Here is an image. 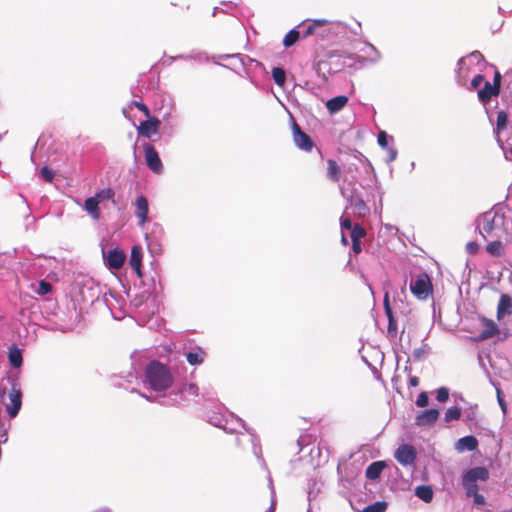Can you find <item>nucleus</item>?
<instances>
[{
    "instance_id": "obj_1",
    "label": "nucleus",
    "mask_w": 512,
    "mask_h": 512,
    "mask_svg": "<svg viewBox=\"0 0 512 512\" xmlns=\"http://www.w3.org/2000/svg\"><path fill=\"white\" fill-rule=\"evenodd\" d=\"M145 377L150 388L156 392L167 390L174 380L169 368L156 360L146 366Z\"/></svg>"
},
{
    "instance_id": "obj_2",
    "label": "nucleus",
    "mask_w": 512,
    "mask_h": 512,
    "mask_svg": "<svg viewBox=\"0 0 512 512\" xmlns=\"http://www.w3.org/2000/svg\"><path fill=\"white\" fill-rule=\"evenodd\" d=\"M411 293L420 300H426L433 294V285L430 276L426 272L418 274L410 283Z\"/></svg>"
},
{
    "instance_id": "obj_3",
    "label": "nucleus",
    "mask_w": 512,
    "mask_h": 512,
    "mask_svg": "<svg viewBox=\"0 0 512 512\" xmlns=\"http://www.w3.org/2000/svg\"><path fill=\"white\" fill-rule=\"evenodd\" d=\"M501 73L496 70L493 77V84L486 81L483 88L478 91V99L481 103L487 104L492 97L498 96L501 88Z\"/></svg>"
},
{
    "instance_id": "obj_4",
    "label": "nucleus",
    "mask_w": 512,
    "mask_h": 512,
    "mask_svg": "<svg viewBox=\"0 0 512 512\" xmlns=\"http://www.w3.org/2000/svg\"><path fill=\"white\" fill-rule=\"evenodd\" d=\"M497 213L493 211H487L481 214L477 219V227L480 234L486 238L491 235L496 227Z\"/></svg>"
},
{
    "instance_id": "obj_5",
    "label": "nucleus",
    "mask_w": 512,
    "mask_h": 512,
    "mask_svg": "<svg viewBox=\"0 0 512 512\" xmlns=\"http://www.w3.org/2000/svg\"><path fill=\"white\" fill-rule=\"evenodd\" d=\"M292 134L293 141L299 149L306 152H310L313 149V140L307 133L301 130L300 126L296 122H293Z\"/></svg>"
},
{
    "instance_id": "obj_6",
    "label": "nucleus",
    "mask_w": 512,
    "mask_h": 512,
    "mask_svg": "<svg viewBox=\"0 0 512 512\" xmlns=\"http://www.w3.org/2000/svg\"><path fill=\"white\" fill-rule=\"evenodd\" d=\"M394 457L403 466L414 465L417 452L412 445L402 444L396 449Z\"/></svg>"
},
{
    "instance_id": "obj_7",
    "label": "nucleus",
    "mask_w": 512,
    "mask_h": 512,
    "mask_svg": "<svg viewBox=\"0 0 512 512\" xmlns=\"http://www.w3.org/2000/svg\"><path fill=\"white\" fill-rule=\"evenodd\" d=\"M103 258L105 265L110 270H119L126 260V254L122 249L115 248L107 253L103 252Z\"/></svg>"
},
{
    "instance_id": "obj_8",
    "label": "nucleus",
    "mask_w": 512,
    "mask_h": 512,
    "mask_svg": "<svg viewBox=\"0 0 512 512\" xmlns=\"http://www.w3.org/2000/svg\"><path fill=\"white\" fill-rule=\"evenodd\" d=\"M145 161L148 168L156 174H160L163 170L162 161L154 146L146 144L144 146Z\"/></svg>"
},
{
    "instance_id": "obj_9",
    "label": "nucleus",
    "mask_w": 512,
    "mask_h": 512,
    "mask_svg": "<svg viewBox=\"0 0 512 512\" xmlns=\"http://www.w3.org/2000/svg\"><path fill=\"white\" fill-rule=\"evenodd\" d=\"M161 122L157 117L150 116L145 121H141L137 127V133L139 136L145 138H151L153 135L158 133Z\"/></svg>"
},
{
    "instance_id": "obj_10",
    "label": "nucleus",
    "mask_w": 512,
    "mask_h": 512,
    "mask_svg": "<svg viewBox=\"0 0 512 512\" xmlns=\"http://www.w3.org/2000/svg\"><path fill=\"white\" fill-rule=\"evenodd\" d=\"M481 326L482 330L480 333L475 337L476 341H484L487 340L493 336H495L498 332V326L493 320L482 318L481 319Z\"/></svg>"
},
{
    "instance_id": "obj_11",
    "label": "nucleus",
    "mask_w": 512,
    "mask_h": 512,
    "mask_svg": "<svg viewBox=\"0 0 512 512\" xmlns=\"http://www.w3.org/2000/svg\"><path fill=\"white\" fill-rule=\"evenodd\" d=\"M10 403L7 405V412L11 418L17 416L22 406V393L19 389L13 388L9 394Z\"/></svg>"
},
{
    "instance_id": "obj_12",
    "label": "nucleus",
    "mask_w": 512,
    "mask_h": 512,
    "mask_svg": "<svg viewBox=\"0 0 512 512\" xmlns=\"http://www.w3.org/2000/svg\"><path fill=\"white\" fill-rule=\"evenodd\" d=\"M135 206V215L139 220V225L143 226L148 220L149 205L147 198L143 195L138 196L136 198Z\"/></svg>"
},
{
    "instance_id": "obj_13",
    "label": "nucleus",
    "mask_w": 512,
    "mask_h": 512,
    "mask_svg": "<svg viewBox=\"0 0 512 512\" xmlns=\"http://www.w3.org/2000/svg\"><path fill=\"white\" fill-rule=\"evenodd\" d=\"M439 417V411L435 408L427 409L415 418V424L420 427L430 426L435 423Z\"/></svg>"
},
{
    "instance_id": "obj_14",
    "label": "nucleus",
    "mask_w": 512,
    "mask_h": 512,
    "mask_svg": "<svg viewBox=\"0 0 512 512\" xmlns=\"http://www.w3.org/2000/svg\"><path fill=\"white\" fill-rule=\"evenodd\" d=\"M489 478V472L485 467H474L468 470L462 480L469 483H476L477 480L486 481Z\"/></svg>"
},
{
    "instance_id": "obj_15",
    "label": "nucleus",
    "mask_w": 512,
    "mask_h": 512,
    "mask_svg": "<svg viewBox=\"0 0 512 512\" xmlns=\"http://www.w3.org/2000/svg\"><path fill=\"white\" fill-rule=\"evenodd\" d=\"M383 306L385 310V314L388 318V333L395 336L397 334V322L393 316L392 308L389 303V295L388 293L384 296Z\"/></svg>"
},
{
    "instance_id": "obj_16",
    "label": "nucleus",
    "mask_w": 512,
    "mask_h": 512,
    "mask_svg": "<svg viewBox=\"0 0 512 512\" xmlns=\"http://www.w3.org/2000/svg\"><path fill=\"white\" fill-rule=\"evenodd\" d=\"M141 263H142V248L140 246H133L131 249L129 264L139 277L142 276Z\"/></svg>"
},
{
    "instance_id": "obj_17",
    "label": "nucleus",
    "mask_w": 512,
    "mask_h": 512,
    "mask_svg": "<svg viewBox=\"0 0 512 512\" xmlns=\"http://www.w3.org/2000/svg\"><path fill=\"white\" fill-rule=\"evenodd\" d=\"M512 313V299L507 294H502L497 307V316L500 319L504 314Z\"/></svg>"
},
{
    "instance_id": "obj_18",
    "label": "nucleus",
    "mask_w": 512,
    "mask_h": 512,
    "mask_svg": "<svg viewBox=\"0 0 512 512\" xmlns=\"http://www.w3.org/2000/svg\"><path fill=\"white\" fill-rule=\"evenodd\" d=\"M347 102H348L347 96L340 95V96H336V97L328 100L326 103V107H327L328 111L331 114H333V113L340 111L342 108H344L346 106Z\"/></svg>"
},
{
    "instance_id": "obj_19",
    "label": "nucleus",
    "mask_w": 512,
    "mask_h": 512,
    "mask_svg": "<svg viewBox=\"0 0 512 512\" xmlns=\"http://www.w3.org/2000/svg\"><path fill=\"white\" fill-rule=\"evenodd\" d=\"M341 167L334 159L327 160V177L330 181L337 183L340 181Z\"/></svg>"
},
{
    "instance_id": "obj_20",
    "label": "nucleus",
    "mask_w": 512,
    "mask_h": 512,
    "mask_svg": "<svg viewBox=\"0 0 512 512\" xmlns=\"http://www.w3.org/2000/svg\"><path fill=\"white\" fill-rule=\"evenodd\" d=\"M385 466L386 464L383 461H375L371 463L366 469V477L370 480L379 478Z\"/></svg>"
},
{
    "instance_id": "obj_21",
    "label": "nucleus",
    "mask_w": 512,
    "mask_h": 512,
    "mask_svg": "<svg viewBox=\"0 0 512 512\" xmlns=\"http://www.w3.org/2000/svg\"><path fill=\"white\" fill-rule=\"evenodd\" d=\"M84 208L91 215V217L93 219L99 220V218H100L99 202L94 196L89 197L85 200Z\"/></svg>"
},
{
    "instance_id": "obj_22",
    "label": "nucleus",
    "mask_w": 512,
    "mask_h": 512,
    "mask_svg": "<svg viewBox=\"0 0 512 512\" xmlns=\"http://www.w3.org/2000/svg\"><path fill=\"white\" fill-rule=\"evenodd\" d=\"M478 447V440L472 435L464 436L457 442V448L459 450L473 451Z\"/></svg>"
},
{
    "instance_id": "obj_23",
    "label": "nucleus",
    "mask_w": 512,
    "mask_h": 512,
    "mask_svg": "<svg viewBox=\"0 0 512 512\" xmlns=\"http://www.w3.org/2000/svg\"><path fill=\"white\" fill-rule=\"evenodd\" d=\"M9 362L10 364L15 367V368H19L22 366V363H23V358H22V353H21V350L13 345L9 348Z\"/></svg>"
},
{
    "instance_id": "obj_24",
    "label": "nucleus",
    "mask_w": 512,
    "mask_h": 512,
    "mask_svg": "<svg viewBox=\"0 0 512 512\" xmlns=\"http://www.w3.org/2000/svg\"><path fill=\"white\" fill-rule=\"evenodd\" d=\"M415 494L418 498H420L426 503L431 502L433 499V490L428 485H420L416 487Z\"/></svg>"
},
{
    "instance_id": "obj_25",
    "label": "nucleus",
    "mask_w": 512,
    "mask_h": 512,
    "mask_svg": "<svg viewBox=\"0 0 512 512\" xmlns=\"http://www.w3.org/2000/svg\"><path fill=\"white\" fill-rule=\"evenodd\" d=\"M205 352L201 348L190 351L186 354V359L190 365H199L204 361Z\"/></svg>"
},
{
    "instance_id": "obj_26",
    "label": "nucleus",
    "mask_w": 512,
    "mask_h": 512,
    "mask_svg": "<svg viewBox=\"0 0 512 512\" xmlns=\"http://www.w3.org/2000/svg\"><path fill=\"white\" fill-rule=\"evenodd\" d=\"M486 251L491 255V256H494V257H501L504 255V245L501 241L499 240H496V241H492L490 242L487 246H486Z\"/></svg>"
},
{
    "instance_id": "obj_27",
    "label": "nucleus",
    "mask_w": 512,
    "mask_h": 512,
    "mask_svg": "<svg viewBox=\"0 0 512 512\" xmlns=\"http://www.w3.org/2000/svg\"><path fill=\"white\" fill-rule=\"evenodd\" d=\"M461 409L458 407H450L446 410L444 415V421L446 423H450L454 420H459L461 418Z\"/></svg>"
},
{
    "instance_id": "obj_28",
    "label": "nucleus",
    "mask_w": 512,
    "mask_h": 512,
    "mask_svg": "<svg viewBox=\"0 0 512 512\" xmlns=\"http://www.w3.org/2000/svg\"><path fill=\"white\" fill-rule=\"evenodd\" d=\"M272 77H273L274 82L278 86H283L285 84L286 74H285L284 69H282L280 67L273 68L272 69Z\"/></svg>"
},
{
    "instance_id": "obj_29",
    "label": "nucleus",
    "mask_w": 512,
    "mask_h": 512,
    "mask_svg": "<svg viewBox=\"0 0 512 512\" xmlns=\"http://www.w3.org/2000/svg\"><path fill=\"white\" fill-rule=\"evenodd\" d=\"M114 196L115 192L111 188H106L103 190H100L98 193L95 194V198L98 200L99 203L105 201V200H112L114 202Z\"/></svg>"
},
{
    "instance_id": "obj_30",
    "label": "nucleus",
    "mask_w": 512,
    "mask_h": 512,
    "mask_svg": "<svg viewBox=\"0 0 512 512\" xmlns=\"http://www.w3.org/2000/svg\"><path fill=\"white\" fill-rule=\"evenodd\" d=\"M387 507L388 503L386 501H377L371 505L366 506L362 512H385Z\"/></svg>"
},
{
    "instance_id": "obj_31",
    "label": "nucleus",
    "mask_w": 512,
    "mask_h": 512,
    "mask_svg": "<svg viewBox=\"0 0 512 512\" xmlns=\"http://www.w3.org/2000/svg\"><path fill=\"white\" fill-rule=\"evenodd\" d=\"M326 20H315L313 23L309 24L307 28L303 31V37H308L310 35H314L318 28L322 27L326 24Z\"/></svg>"
},
{
    "instance_id": "obj_32",
    "label": "nucleus",
    "mask_w": 512,
    "mask_h": 512,
    "mask_svg": "<svg viewBox=\"0 0 512 512\" xmlns=\"http://www.w3.org/2000/svg\"><path fill=\"white\" fill-rule=\"evenodd\" d=\"M299 36H300L299 31H297L295 29L289 31L283 39V45L285 47H290V46L294 45L298 41Z\"/></svg>"
},
{
    "instance_id": "obj_33",
    "label": "nucleus",
    "mask_w": 512,
    "mask_h": 512,
    "mask_svg": "<svg viewBox=\"0 0 512 512\" xmlns=\"http://www.w3.org/2000/svg\"><path fill=\"white\" fill-rule=\"evenodd\" d=\"M508 122V115L505 111H499L497 113L496 131L499 134L501 131L506 129Z\"/></svg>"
},
{
    "instance_id": "obj_34",
    "label": "nucleus",
    "mask_w": 512,
    "mask_h": 512,
    "mask_svg": "<svg viewBox=\"0 0 512 512\" xmlns=\"http://www.w3.org/2000/svg\"><path fill=\"white\" fill-rule=\"evenodd\" d=\"M328 63L324 60H319L315 63L314 68L319 76L326 77V74H332L333 71L327 67Z\"/></svg>"
},
{
    "instance_id": "obj_35",
    "label": "nucleus",
    "mask_w": 512,
    "mask_h": 512,
    "mask_svg": "<svg viewBox=\"0 0 512 512\" xmlns=\"http://www.w3.org/2000/svg\"><path fill=\"white\" fill-rule=\"evenodd\" d=\"M350 236L352 241L361 240L363 237L366 236V231L359 224H355L354 227L351 229Z\"/></svg>"
},
{
    "instance_id": "obj_36",
    "label": "nucleus",
    "mask_w": 512,
    "mask_h": 512,
    "mask_svg": "<svg viewBox=\"0 0 512 512\" xmlns=\"http://www.w3.org/2000/svg\"><path fill=\"white\" fill-rule=\"evenodd\" d=\"M463 486L466 489V495L468 497H473L475 494L478 493V486L476 483H469L465 480H462Z\"/></svg>"
},
{
    "instance_id": "obj_37",
    "label": "nucleus",
    "mask_w": 512,
    "mask_h": 512,
    "mask_svg": "<svg viewBox=\"0 0 512 512\" xmlns=\"http://www.w3.org/2000/svg\"><path fill=\"white\" fill-rule=\"evenodd\" d=\"M132 105L137 108L139 111H141L147 118H150V110L147 107V105L140 101H133Z\"/></svg>"
},
{
    "instance_id": "obj_38",
    "label": "nucleus",
    "mask_w": 512,
    "mask_h": 512,
    "mask_svg": "<svg viewBox=\"0 0 512 512\" xmlns=\"http://www.w3.org/2000/svg\"><path fill=\"white\" fill-rule=\"evenodd\" d=\"M41 177L48 183L52 182L54 179V172L48 167H43L40 170Z\"/></svg>"
},
{
    "instance_id": "obj_39",
    "label": "nucleus",
    "mask_w": 512,
    "mask_h": 512,
    "mask_svg": "<svg viewBox=\"0 0 512 512\" xmlns=\"http://www.w3.org/2000/svg\"><path fill=\"white\" fill-rule=\"evenodd\" d=\"M436 398L441 403L446 402L449 398V390L446 387H440L437 390Z\"/></svg>"
},
{
    "instance_id": "obj_40",
    "label": "nucleus",
    "mask_w": 512,
    "mask_h": 512,
    "mask_svg": "<svg viewBox=\"0 0 512 512\" xmlns=\"http://www.w3.org/2000/svg\"><path fill=\"white\" fill-rule=\"evenodd\" d=\"M51 290H52V285L49 282H46L44 280L39 282L38 294L46 295V294L50 293Z\"/></svg>"
},
{
    "instance_id": "obj_41",
    "label": "nucleus",
    "mask_w": 512,
    "mask_h": 512,
    "mask_svg": "<svg viewBox=\"0 0 512 512\" xmlns=\"http://www.w3.org/2000/svg\"><path fill=\"white\" fill-rule=\"evenodd\" d=\"M496 394H497V401H498V404L503 412V414H506L507 413V403L506 401L504 400L503 396H502V391L501 389L497 388L496 389Z\"/></svg>"
},
{
    "instance_id": "obj_42",
    "label": "nucleus",
    "mask_w": 512,
    "mask_h": 512,
    "mask_svg": "<svg viewBox=\"0 0 512 512\" xmlns=\"http://www.w3.org/2000/svg\"><path fill=\"white\" fill-rule=\"evenodd\" d=\"M429 404V397L426 392H421L416 400L418 407H426Z\"/></svg>"
},
{
    "instance_id": "obj_43",
    "label": "nucleus",
    "mask_w": 512,
    "mask_h": 512,
    "mask_svg": "<svg viewBox=\"0 0 512 512\" xmlns=\"http://www.w3.org/2000/svg\"><path fill=\"white\" fill-rule=\"evenodd\" d=\"M483 81H484L483 75L478 74V75L474 76L470 83V90H474V89L478 88Z\"/></svg>"
},
{
    "instance_id": "obj_44",
    "label": "nucleus",
    "mask_w": 512,
    "mask_h": 512,
    "mask_svg": "<svg viewBox=\"0 0 512 512\" xmlns=\"http://www.w3.org/2000/svg\"><path fill=\"white\" fill-rule=\"evenodd\" d=\"M378 144L386 148L388 146V135L385 131H380L377 137Z\"/></svg>"
},
{
    "instance_id": "obj_45",
    "label": "nucleus",
    "mask_w": 512,
    "mask_h": 512,
    "mask_svg": "<svg viewBox=\"0 0 512 512\" xmlns=\"http://www.w3.org/2000/svg\"><path fill=\"white\" fill-rule=\"evenodd\" d=\"M478 250H479V245L476 242L471 241L466 244L467 253L473 255V254L477 253Z\"/></svg>"
},
{
    "instance_id": "obj_46",
    "label": "nucleus",
    "mask_w": 512,
    "mask_h": 512,
    "mask_svg": "<svg viewBox=\"0 0 512 512\" xmlns=\"http://www.w3.org/2000/svg\"><path fill=\"white\" fill-rule=\"evenodd\" d=\"M354 227L352 220L349 217L341 218V229L351 230Z\"/></svg>"
},
{
    "instance_id": "obj_47",
    "label": "nucleus",
    "mask_w": 512,
    "mask_h": 512,
    "mask_svg": "<svg viewBox=\"0 0 512 512\" xmlns=\"http://www.w3.org/2000/svg\"><path fill=\"white\" fill-rule=\"evenodd\" d=\"M352 250L355 254H359L362 251L360 240L352 241Z\"/></svg>"
},
{
    "instance_id": "obj_48",
    "label": "nucleus",
    "mask_w": 512,
    "mask_h": 512,
    "mask_svg": "<svg viewBox=\"0 0 512 512\" xmlns=\"http://www.w3.org/2000/svg\"><path fill=\"white\" fill-rule=\"evenodd\" d=\"M473 500H474V503L475 504H478V505H483L485 504V498L483 495L477 493L473 496Z\"/></svg>"
},
{
    "instance_id": "obj_49",
    "label": "nucleus",
    "mask_w": 512,
    "mask_h": 512,
    "mask_svg": "<svg viewBox=\"0 0 512 512\" xmlns=\"http://www.w3.org/2000/svg\"><path fill=\"white\" fill-rule=\"evenodd\" d=\"M184 390L185 391H189L191 394H195L196 395L198 388L194 384H188V385L184 386Z\"/></svg>"
},
{
    "instance_id": "obj_50",
    "label": "nucleus",
    "mask_w": 512,
    "mask_h": 512,
    "mask_svg": "<svg viewBox=\"0 0 512 512\" xmlns=\"http://www.w3.org/2000/svg\"><path fill=\"white\" fill-rule=\"evenodd\" d=\"M409 384L412 387H417L419 385V378L417 376H411L409 378Z\"/></svg>"
},
{
    "instance_id": "obj_51",
    "label": "nucleus",
    "mask_w": 512,
    "mask_h": 512,
    "mask_svg": "<svg viewBox=\"0 0 512 512\" xmlns=\"http://www.w3.org/2000/svg\"><path fill=\"white\" fill-rule=\"evenodd\" d=\"M475 418H476V413L474 411H472L471 413H469L467 415V420H469V421H473Z\"/></svg>"
},
{
    "instance_id": "obj_52",
    "label": "nucleus",
    "mask_w": 512,
    "mask_h": 512,
    "mask_svg": "<svg viewBox=\"0 0 512 512\" xmlns=\"http://www.w3.org/2000/svg\"><path fill=\"white\" fill-rule=\"evenodd\" d=\"M341 242L344 245H348V240H347L346 236L344 235V233H342Z\"/></svg>"
},
{
    "instance_id": "obj_53",
    "label": "nucleus",
    "mask_w": 512,
    "mask_h": 512,
    "mask_svg": "<svg viewBox=\"0 0 512 512\" xmlns=\"http://www.w3.org/2000/svg\"><path fill=\"white\" fill-rule=\"evenodd\" d=\"M267 512H275V505L271 504Z\"/></svg>"
},
{
    "instance_id": "obj_54",
    "label": "nucleus",
    "mask_w": 512,
    "mask_h": 512,
    "mask_svg": "<svg viewBox=\"0 0 512 512\" xmlns=\"http://www.w3.org/2000/svg\"><path fill=\"white\" fill-rule=\"evenodd\" d=\"M472 55H479V56H481V54H480V52H479V51H475V52H473V53H472Z\"/></svg>"
},
{
    "instance_id": "obj_55",
    "label": "nucleus",
    "mask_w": 512,
    "mask_h": 512,
    "mask_svg": "<svg viewBox=\"0 0 512 512\" xmlns=\"http://www.w3.org/2000/svg\"><path fill=\"white\" fill-rule=\"evenodd\" d=\"M395 156H396V152H393V153H392V156H391V160H394V159H395Z\"/></svg>"
}]
</instances>
